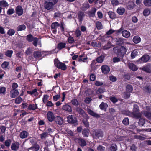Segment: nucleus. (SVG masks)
<instances>
[{
	"label": "nucleus",
	"instance_id": "1",
	"mask_svg": "<svg viewBox=\"0 0 151 151\" xmlns=\"http://www.w3.org/2000/svg\"><path fill=\"white\" fill-rule=\"evenodd\" d=\"M142 113L139 112V107L136 104H134L132 115L133 117L138 118L141 117Z\"/></svg>",
	"mask_w": 151,
	"mask_h": 151
},
{
	"label": "nucleus",
	"instance_id": "2",
	"mask_svg": "<svg viewBox=\"0 0 151 151\" xmlns=\"http://www.w3.org/2000/svg\"><path fill=\"white\" fill-rule=\"evenodd\" d=\"M55 65L58 68L64 70L66 68L65 64L60 62L58 59H55L54 61Z\"/></svg>",
	"mask_w": 151,
	"mask_h": 151
},
{
	"label": "nucleus",
	"instance_id": "3",
	"mask_svg": "<svg viewBox=\"0 0 151 151\" xmlns=\"http://www.w3.org/2000/svg\"><path fill=\"white\" fill-rule=\"evenodd\" d=\"M94 137L96 139L102 138L103 136L102 132L101 130H96L93 133Z\"/></svg>",
	"mask_w": 151,
	"mask_h": 151
},
{
	"label": "nucleus",
	"instance_id": "4",
	"mask_svg": "<svg viewBox=\"0 0 151 151\" xmlns=\"http://www.w3.org/2000/svg\"><path fill=\"white\" fill-rule=\"evenodd\" d=\"M150 57L148 55H145L139 59L138 60V62L140 63H145L148 61Z\"/></svg>",
	"mask_w": 151,
	"mask_h": 151
},
{
	"label": "nucleus",
	"instance_id": "5",
	"mask_svg": "<svg viewBox=\"0 0 151 151\" xmlns=\"http://www.w3.org/2000/svg\"><path fill=\"white\" fill-rule=\"evenodd\" d=\"M75 141L77 142L79 144L81 147L85 146L86 145V142L85 140L81 138H76Z\"/></svg>",
	"mask_w": 151,
	"mask_h": 151
},
{
	"label": "nucleus",
	"instance_id": "6",
	"mask_svg": "<svg viewBox=\"0 0 151 151\" xmlns=\"http://www.w3.org/2000/svg\"><path fill=\"white\" fill-rule=\"evenodd\" d=\"M54 4L52 2L46 1L44 4V7L47 10H49L53 8Z\"/></svg>",
	"mask_w": 151,
	"mask_h": 151
},
{
	"label": "nucleus",
	"instance_id": "7",
	"mask_svg": "<svg viewBox=\"0 0 151 151\" xmlns=\"http://www.w3.org/2000/svg\"><path fill=\"white\" fill-rule=\"evenodd\" d=\"M47 116L48 121L50 122H52L55 118L53 113L50 111L47 112Z\"/></svg>",
	"mask_w": 151,
	"mask_h": 151
},
{
	"label": "nucleus",
	"instance_id": "8",
	"mask_svg": "<svg viewBox=\"0 0 151 151\" xmlns=\"http://www.w3.org/2000/svg\"><path fill=\"white\" fill-rule=\"evenodd\" d=\"M140 69L145 72L150 73L151 72V64H148L146 66L140 68Z\"/></svg>",
	"mask_w": 151,
	"mask_h": 151
},
{
	"label": "nucleus",
	"instance_id": "9",
	"mask_svg": "<svg viewBox=\"0 0 151 151\" xmlns=\"http://www.w3.org/2000/svg\"><path fill=\"white\" fill-rule=\"evenodd\" d=\"M19 147V143L18 142H15L12 144L11 148L12 150L16 151L18 150Z\"/></svg>",
	"mask_w": 151,
	"mask_h": 151
},
{
	"label": "nucleus",
	"instance_id": "10",
	"mask_svg": "<svg viewBox=\"0 0 151 151\" xmlns=\"http://www.w3.org/2000/svg\"><path fill=\"white\" fill-rule=\"evenodd\" d=\"M16 14L19 16L22 15L23 14V9L20 6H17L16 8Z\"/></svg>",
	"mask_w": 151,
	"mask_h": 151
},
{
	"label": "nucleus",
	"instance_id": "11",
	"mask_svg": "<svg viewBox=\"0 0 151 151\" xmlns=\"http://www.w3.org/2000/svg\"><path fill=\"white\" fill-rule=\"evenodd\" d=\"M76 111L78 112L80 114L85 116L86 119H89L88 115L85 113L84 110L81 108L79 107L77 108L76 109Z\"/></svg>",
	"mask_w": 151,
	"mask_h": 151
},
{
	"label": "nucleus",
	"instance_id": "12",
	"mask_svg": "<svg viewBox=\"0 0 151 151\" xmlns=\"http://www.w3.org/2000/svg\"><path fill=\"white\" fill-rule=\"evenodd\" d=\"M19 94L18 90L12 89L10 92V96L12 98H14Z\"/></svg>",
	"mask_w": 151,
	"mask_h": 151
},
{
	"label": "nucleus",
	"instance_id": "13",
	"mask_svg": "<svg viewBox=\"0 0 151 151\" xmlns=\"http://www.w3.org/2000/svg\"><path fill=\"white\" fill-rule=\"evenodd\" d=\"M102 72L104 74H107L110 71V69L107 65H105L102 66L101 68Z\"/></svg>",
	"mask_w": 151,
	"mask_h": 151
},
{
	"label": "nucleus",
	"instance_id": "14",
	"mask_svg": "<svg viewBox=\"0 0 151 151\" xmlns=\"http://www.w3.org/2000/svg\"><path fill=\"white\" fill-rule=\"evenodd\" d=\"M40 148L39 145L38 144H35L28 149V151H38Z\"/></svg>",
	"mask_w": 151,
	"mask_h": 151
},
{
	"label": "nucleus",
	"instance_id": "15",
	"mask_svg": "<svg viewBox=\"0 0 151 151\" xmlns=\"http://www.w3.org/2000/svg\"><path fill=\"white\" fill-rule=\"evenodd\" d=\"M87 112L90 115L92 116L96 117L99 118L100 117V116L98 114L94 112L92 110L89 109H87Z\"/></svg>",
	"mask_w": 151,
	"mask_h": 151
},
{
	"label": "nucleus",
	"instance_id": "16",
	"mask_svg": "<svg viewBox=\"0 0 151 151\" xmlns=\"http://www.w3.org/2000/svg\"><path fill=\"white\" fill-rule=\"evenodd\" d=\"M54 120L56 124L60 125H62L63 123V121L61 117L60 116H57L55 117Z\"/></svg>",
	"mask_w": 151,
	"mask_h": 151
},
{
	"label": "nucleus",
	"instance_id": "17",
	"mask_svg": "<svg viewBox=\"0 0 151 151\" xmlns=\"http://www.w3.org/2000/svg\"><path fill=\"white\" fill-rule=\"evenodd\" d=\"M62 108L63 110L68 112H70L72 111V109L71 106L68 104H65L63 106Z\"/></svg>",
	"mask_w": 151,
	"mask_h": 151
},
{
	"label": "nucleus",
	"instance_id": "18",
	"mask_svg": "<svg viewBox=\"0 0 151 151\" xmlns=\"http://www.w3.org/2000/svg\"><path fill=\"white\" fill-rule=\"evenodd\" d=\"M67 119V121L69 123L73 124L76 122V120L73 119V116L72 115L69 116Z\"/></svg>",
	"mask_w": 151,
	"mask_h": 151
},
{
	"label": "nucleus",
	"instance_id": "19",
	"mask_svg": "<svg viewBox=\"0 0 151 151\" xmlns=\"http://www.w3.org/2000/svg\"><path fill=\"white\" fill-rule=\"evenodd\" d=\"M125 11V9L122 7H119L117 10V13L120 15H122L124 13Z\"/></svg>",
	"mask_w": 151,
	"mask_h": 151
},
{
	"label": "nucleus",
	"instance_id": "20",
	"mask_svg": "<svg viewBox=\"0 0 151 151\" xmlns=\"http://www.w3.org/2000/svg\"><path fill=\"white\" fill-rule=\"evenodd\" d=\"M108 105L106 103L102 102L99 105V107L100 109L102 110L106 111Z\"/></svg>",
	"mask_w": 151,
	"mask_h": 151
},
{
	"label": "nucleus",
	"instance_id": "21",
	"mask_svg": "<svg viewBox=\"0 0 151 151\" xmlns=\"http://www.w3.org/2000/svg\"><path fill=\"white\" fill-rule=\"evenodd\" d=\"M78 15L79 21L81 22L83 20V18L85 16L84 13L81 11H80L78 12Z\"/></svg>",
	"mask_w": 151,
	"mask_h": 151
},
{
	"label": "nucleus",
	"instance_id": "22",
	"mask_svg": "<svg viewBox=\"0 0 151 151\" xmlns=\"http://www.w3.org/2000/svg\"><path fill=\"white\" fill-rule=\"evenodd\" d=\"M122 34L123 37L127 38L129 37L130 35V32L126 30L122 31Z\"/></svg>",
	"mask_w": 151,
	"mask_h": 151
},
{
	"label": "nucleus",
	"instance_id": "23",
	"mask_svg": "<svg viewBox=\"0 0 151 151\" xmlns=\"http://www.w3.org/2000/svg\"><path fill=\"white\" fill-rule=\"evenodd\" d=\"M87 59V58L85 56L84 54H83L79 56L78 58V60L79 61L85 62Z\"/></svg>",
	"mask_w": 151,
	"mask_h": 151
},
{
	"label": "nucleus",
	"instance_id": "24",
	"mask_svg": "<svg viewBox=\"0 0 151 151\" xmlns=\"http://www.w3.org/2000/svg\"><path fill=\"white\" fill-rule=\"evenodd\" d=\"M27 93L31 95H33L35 96L38 95L37 90L36 89H35L31 91H28Z\"/></svg>",
	"mask_w": 151,
	"mask_h": 151
},
{
	"label": "nucleus",
	"instance_id": "25",
	"mask_svg": "<svg viewBox=\"0 0 151 151\" xmlns=\"http://www.w3.org/2000/svg\"><path fill=\"white\" fill-rule=\"evenodd\" d=\"M129 67L131 70L133 71H136L137 69V68L135 65L132 63H130L129 64Z\"/></svg>",
	"mask_w": 151,
	"mask_h": 151
},
{
	"label": "nucleus",
	"instance_id": "26",
	"mask_svg": "<svg viewBox=\"0 0 151 151\" xmlns=\"http://www.w3.org/2000/svg\"><path fill=\"white\" fill-rule=\"evenodd\" d=\"M141 40L140 38L138 36H135L133 39V42L136 44H137L140 42Z\"/></svg>",
	"mask_w": 151,
	"mask_h": 151
},
{
	"label": "nucleus",
	"instance_id": "27",
	"mask_svg": "<svg viewBox=\"0 0 151 151\" xmlns=\"http://www.w3.org/2000/svg\"><path fill=\"white\" fill-rule=\"evenodd\" d=\"M142 114H143L145 116L149 119H151V113L147 111L142 112Z\"/></svg>",
	"mask_w": 151,
	"mask_h": 151
},
{
	"label": "nucleus",
	"instance_id": "28",
	"mask_svg": "<svg viewBox=\"0 0 151 151\" xmlns=\"http://www.w3.org/2000/svg\"><path fill=\"white\" fill-rule=\"evenodd\" d=\"M28 134V133L27 132L25 131H23L20 134V137L22 139L25 138L27 137Z\"/></svg>",
	"mask_w": 151,
	"mask_h": 151
},
{
	"label": "nucleus",
	"instance_id": "29",
	"mask_svg": "<svg viewBox=\"0 0 151 151\" xmlns=\"http://www.w3.org/2000/svg\"><path fill=\"white\" fill-rule=\"evenodd\" d=\"M9 6L8 3L5 0L0 1V6L2 7H6Z\"/></svg>",
	"mask_w": 151,
	"mask_h": 151
},
{
	"label": "nucleus",
	"instance_id": "30",
	"mask_svg": "<svg viewBox=\"0 0 151 151\" xmlns=\"http://www.w3.org/2000/svg\"><path fill=\"white\" fill-rule=\"evenodd\" d=\"M89 5L88 3L87 2L83 4L81 8V9L83 11H85L89 8Z\"/></svg>",
	"mask_w": 151,
	"mask_h": 151
},
{
	"label": "nucleus",
	"instance_id": "31",
	"mask_svg": "<svg viewBox=\"0 0 151 151\" xmlns=\"http://www.w3.org/2000/svg\"><path fill=\"white\" fill-rule=\"evenodd\" d=\"M26 28V26L24 24L19 25L17 28V30L18 31L24 30Z\"/></svg>",
	"mask_w": 151,
	"mask_h": 151
},
{
	"label": "nucleus",
	"instance_id": "32",
	"mask_svg": "<svg viewBox=\"0 0 151 151\" xmlns=\"http://www.w3.org/2000/svg\"><path fill=\"white\" fill-rule=\"evenodd\" d=\"M96 9L95 8H93L92 10L88 12V14L90 17H93L95 14Z\"/></svg>",
	"mask_w": 151,
	"mask_h": 151
},
{
	"label": "nucleus",
	"instance_id": "33",
	"mask_svg": "<svg viewBox=\"0 0 151 151\" xmlns=\"http://www.w3.org/2000/svg\"><path fill=\"white\" fill-rule=\"evenodd\" d=\"M41 55H42L41 52L39 51H35L33 53L34 57L36 59L40 57L41 56Z\"/></svg>",
	"mask_w": 151,
	"mask_h": 151
},
{
	"label": "nucleus",
	"instance_id": "34",
	"mask_svg": "<svg viewBox=\"0 0 151 151\" xmlns=\"http://www.w3.org/2000/svg\"><path fill=\"white\" fill-rule=\"evenodd\" d=\"M81 34V31L78 28H77L75 32V35L76 37H80Z\"/></svg>",
	"mask_w": 151,
	"mask_h": 151
},
{
	"label": "nucleus",
	"instance_id": "35",
	"mask_svg": "<svg viewBox=\"0 0 151 151\" xmlns=\"http://www.w3.org/2000/svg\"><path fill=\"white\" fill-rule=\"evenodd\" d=\"M6 88L4 86L0 87V94L4 95L6 94Z\"/></svg>",
	"mask_w": 151,
	"mask_h": 151
},
{
	"label": "nucleus",
	"instance_id": "36",
	"mask_svg": "<svg viewBox=\"0 0 151 151\" xmlns=\"http://www.w3.org/2000/svg\"><path fill=\"white\" fill-rule=\"evenodd\" d=\"M112 47L113 46L111 45V42H108L107 43V44L104 46L103 49L104 50H107Z\"/></svg>",
	"mask_w": 151,
	"mask_h": 151
},
{
	"label": "nucleus",
	"instance_id": "37",
	"mask_svg": "<svg viewBox=\"0 0 151 151\" xmlns=\"http://www.w3.org/2000/svg\"><path fill=\"white\" fill-rule=\"evenodd\" d=\"M89 130L85 129L82 131V134L84 137H88L89 134Z\"/></svg>",
	"mask_w": 151,
	"mask_h": 151
},
{
	"label": "nucleus",
	"instance_id": "38",
	"mask_svg": "<svg viewBox=\"0 0 151 151\" xmlns=\"http://www.w3.org/2000/svg\"><path fill=\"white\" fill-rule=\"evenodd\" d=\"M37 108V105L36 104H31L29 105L28 109L30 110H35Z\"/></svg>",
	"mask_w": 151,
	"mask_h": 151
},
{
	"label": "nucleus",
	"instance_id": "39",
	"mask_svg": "<svg viewBox=\"0 0 151 151\" xmlns=\"http://www.w3.org/2000/svg\"><path fill=\"white\" fill-rule=\"evenodd\" d=\"M108 14L109 17L111 19H113L115 18L116 15L114 12L111 11H109L108 12Z\"/></svg>",
	"mask_w": 151,
	"mask_h": 151
},
{
	"label": "nucleus",
	"instance_id": "40",
	"mask_svg": "<svg viewBox=\"0 0 151 151\" xmlns=\"http://www.w3.org/2000/svg\"><path fill=\"white\" fill-rule=\"evenodd\" d=\"M143 3L146 6H151V0H144Z\"/></svg>",
	"mask_w": 151,
	"mask_h": 151
},
{
	"label": "nucleus",
	"instance_id": "41",
	"mask_svg": "<svg viewBox=\"0 0 151 151\" xmlns=\"http://www.w3.org/2000/svg\"><path fill=\"white\" fill-rule=\"evenodd\" d=\"M65 45L66 44L65 43L61 42L59 43L58 45V48L59 50H61L65 47Z\"/></svg>",
	"mask_w": 151,
	"mask_h": 151
},
{
	"label": "nucleus",
	"instance_id": "42",
	"mask_svg": "<svg viewBox=\"0 0 151 151\" xmlns=\"http://www.w3.org/2000/svg\"><path fill=\"white\" fill-rule=\"evenodd\" d=\"M134 3L132 2H129L128 3L127 8L129 10L131 9L134 8Z\"/></svg>",
	"mask_w": 151,
	"mask_h": 151
},
{
	"label": "nucleus",
	"instance_id": "43",
	"mask_svg": "<svg viewBox=\"0 0 151 151\" xmlns=\"http://www.w3.org/2000/svg\"><path fill=\"white\" fill-rule=\"evenodd\" d=\"M150 13V10L148 8L145 9L143 11V14L144 16H148Z\"/></svg>",
	"mask_w": 151,
	"mask_h": 151
},
{
	"label": "nucleus",
	"instance_id": "44",
	"mask_svg": "<svg viewBox=\"0 0 151 151\" xmlns=\"http://www.w3.org/2000/svg\"><path fill=\"white\" fill-rule=\"evenodd\" d=\"M96 26L98 29H102L103 26L101 23L100 22H97L96 23Z\"/></svg>",
	"mask_w": 151,
	"mask_h": 151
},
{
	"label": "nucleus",
	"instance_id": "45",
	"mask_svg": "<svg viewBox=\"0 0 151 151\" xmlns=\"http://www.w3.org/2000/svg\"><path fill=\"white\" fill-rule=\"evenodd\" d=\"M34 37L31 34L28 35L27 36V40L29 42H31L33 40Z\"/></svg>",
	"mask_w": 151,
	"mask_h": 151
},
{
	"label": "nucleus",
	"instance_id": "46",
	"mask_svg": "<svg viewBox=\"0 0 151 151\" xmlns=\"http://www.w3.org/2000/svg\"><path fill=\"white\" fill-rule=\"evenodd\" d=\"M15 12V10L13 8L9 9L7 11V14L8 15H11Z\"/></svg>",
	"mask_w": 151,
	"mask_h": 151
},
{
	"label": "nucleus",
	"instance_id": "47",
	"mask_svg": "<svg viewBox=\"0 0 151 151\" xmlns=\"http://www.w3.org/2000/svg\"><path fill=\"white\" fill-rule=\"evenodd\" d=\"M104 57L103 56H101L98 57L96 59V61L99 63H101L103 61Z\"/></svg>",
	"mask_w": 151,
	"mask_h": 151
},
{
	"label": "nucleus",
	"instance_id": "48",
	"mask_svg": "<svg viewBox=\"0 0 151 151\" xmlns=\"http://www.w3.org/2000/svg\"><path fill=\"white\" fill-rule=\"evenodd\" d=\"M13 53V51L12 50H7L5 52V55L8 57L10 58L12 56V55Z\"/></svg>",
	"mask_w": 151,
	"mask_h": 151
},
{
	"label": "nucleus",
	"instance_id": "49",
	"mask_svg": "<svg viewBox=\"0 0 151 151\" xmlns=\"http://www.w3.org/2000/svg\"><path fill=\"white\" fill-rule=\"evenodd\" d=\"M110 149L111 151H116L117 149L116 145L115 144H112Z\"/></svg>",
	"mask_w": 151,
	"mask_h": 151
},
{
	"label": "nucleus",
	"instance_id": "50",
	"mask_svg": "<svg viewBox=\"0 0 151 151\" xmlns=\"http://www.w3.org/2000/svg\"><path fill=\"white\" fill-rule=\"evenodd\" d=\"M126 90L129 92H132L133 90L132 86L130 85H127L126 87Z\"/></svg>",
	"mask_w": 151,
	"mask_h": 151
},
{
	"label": "nucleus",
	"instance_id": "51",
	"mask_svg": "<svg viewBox=\"0 0 151 151\" xmlns=\"http://www.w3.org/2000/svg\"><path fill=\"white\" fill-rule=\"evenodd\" d=\"M72 104L74 106H78V102L77 100L76 99H72L71 101Z\"/></svg>",
	"mask_w": 151,
	"mask_h": 151
},
{
	"label": "nucleus",
	"instance_id": "52",
	"mask_svg": "<svg viewBox=\"0 0 151 151\" xmlns=\"http://www.w3.org/2000/svg\"><path fill=\"white\" fill-rule=\"evenodd\" d=\"M12 141L10 139H8L4 142V145L7 147H9Z\"/></svg>",
	"mask_w": 151,
	"mask_h": 151
},
{
	"label": "nucleus",
	"instance_id": "53",
	"mask_svg": "<svg viewBox=\"0 0 151 151\" xmlns=\"http://www.w3.org/2000/svg\"><path fill=\"white\" fill-rule=\"evenodd\" d=\"M60 26L59 24L57 22L52 23L51 25V28L52 29H56V27Z\"/></svg>",
	"mask_w": 151,
	"mask_h": 151
},
{
	"label": "nucleus",
	"instance_id": "54",
	"mask_svg": "<svg viewBox=\"0 0 151 151\" xmlns=\"http://www.w3.org/2000/svg\"><path fill=\"white\" fill-rule=\"evenodd\" d=\"M15 33V31L12 29H10L7 32V34L10 36H12Z\"/></svg>",
	"mask_w": 151,
	"mask_h": 151
},
{
	"label": "nucleus",
	"instance_id": "55",
	"mask_svg": "<svg viewBox=\"0 0 151 151\" xmlns=\"http://www.w3.org/2000/svg\"><path fill=\"white\" fill-rule=\"evenodd\" d=\"M145 123V121L144 119L141 118L139 119L138 122L139 125L141 126H142Z\"/></svg>",
	"mask_w": 151,
	"mask_h": 151
},
{
	"label": "nucleus",
	"instance_id": "56",
	"mask_svg": "<svg viewBox=\"0 0 151 151\" xmlns=\"http://www.w3.org/2000/svg\"><path fill=\"white\" fill-rule=\"evenodd\" d=\"M116 41L118 44H122L124 42L123 39L121 38L118 37L116 38Z\"/></svg>",
	"mask_w": 151,
	"mask_h": 151
},
{
	"label": "nucleus",
	"instance_id": "57",
	"mask_svg": "<svg viewBox=\"0 0 151 151\" xmlns=\"http://www.w3.org/2000/svg\"><path fill=\"white\" fill-rule=\"evenodd\" d=\"M22 99L20 97H18L16 98L15 100V102L17 104H19L22 101Z\"/></svg>",
	"mask_w": 151,
	"mask_h": 151
},
{
	"label": "nucleus",
	"instance_id": "58",
	"mask_svg": "<svg viewBox=\"0 0 151 151\" xmlns=\"http://www.w3.org/2000/svg\"><path fill=\"white\" fill-rule=\"evenodd\" d=\"M32 52L33 50L32 48H29L26 50L25 53L27 55H29L32 53Z\"/></svg>",
	"mask_w": 151,
	"mask_h": 151
},
{
	"label": "nucleus",
	"instance_id": "59",
	"mask_svg": "<svg viewBox=\"0 0 151 151\" xmlns=\"http://www.w3.org/2000/svg\"><path fill=\"white\" fill-rule=\"evenodd\" d=\"M137 52L136 50H134L131 54V57L132 58H135V56L137 55Z\"/></svg>",
	"mask_w": 151,
	"mask_h": 151
},
{
	"label": "nucleus",
	"instance_id": "60",
	"mask_svg": "<svg viewBox=\"0 0 151 151\" xmlns=\"http://www.w3.org/2000/svg\"><path fill=\"white\" fill-rule=\"evenodd\" d=\"M123 123L125 125H127L129 124V120L127 118L124 119L122 121Z\"/></svg>",
	"mask_w": 151,
	"mask_h": 151
},
{
	"label": "nucleus",
	"instance_id": "61",
	"mask_svg": "<svg viewBox=\"0 0 151 151\" xmlns=\"http://www.w3.org/2000/svg\"><path fill=\"white\" fill-rule=\"evenodd\" d=\"M33 44L35 47L37 46V42L38 41V39L37 37H35L34 38L33 40Z\"/></svg>",
	"mask_w": 151,
	"mask_h": 151
},
{
	"label": "nucleus",
	"instance_id": "62",
	"mask_svg": "<svg viewBox=\"0 0 151 151\" xmlns=\"http://www.w3.org/2000/svg\"><path fill=\"white\" fill-rule=\"evenodd\" d=\"M48 97L49 96L47 95H44V97L42 99L43 102L45 104L47 102Z\"/></svg>",
	"mask_w": 151,
	"mask_h": 151
},
{
	"label": "nucleus",
	"instance_id": "63",
	"mask_svg": "<svg viewBox=\"0 0 151 151\" xmlns=\"http://www.w3.org/2000/svg\"><path fill=\"white\" fill-rule=\"evenodd\" d=\"M134 137L137 139H139L141 140H144L145 139V138L144 137H143L139 135H135Z\"/></svg>",
	"mask_w": 151,
	"mask_h": 151
},
{
	"label": "nucleus",
	"instance_id": "64",
	"mask_svg": "<svg viewBox=\"0 0 151 151\" xmlns=\"http://www.w3.org/2000/svg\"><path fill=\"white\" fill-rule=\"evenodd\" d=\"M97 150L99 151H104L105 147L101 145H99L97 148Z\"/></svg>",
	"mask_w": 151,
	"mask_h": 151
}]
</instances>
